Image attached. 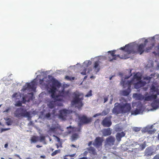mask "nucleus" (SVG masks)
Segmentation results:
<instances>
[{"label":"nucleus","mask_w":159,"mask_h":159,"mask_svg":"<svg viewBox=\"0 0 159 159\" xmlns=\"http://www.w3.org/2000/svg\"><path fill=\"white\" fill-rule=\"evenodd\" d=\"M131 109V105L129 103H126L122 105L116 102L115 103L114 107L112 109V112L116 115L120 113L128 114Z\"/></svg>","instance_id":"nucleus-1"},{"label":"nucleus","mask_w":159,"mask_h":159,"mask_svg":"<svg viewBox=\"0 0 159 159\" xmlns=\"http://www.w3.org/2000/svg\"><path fill=\"white\" fill-rule=\"evenodd\" d=\"M52 82V85H50L51 88L48 90V92L51 94V98H53L55 101L62 100V99L58 98L60 96L56 94V92L57 90L56 87L59 88L61 86V84L55 79H53Z\"/></svg>","instance_id":"nucleus-2"},{"label":"nucleus","mask_w":159,"mask_h":159,"mask_svg":"<svg viewBox=\"0 0 159 159\" xmlns=\"http://www.w3.org/2000/svg\"><path fill=\"white\" fill-rule=\"evenodd\" d=\"M73 95L74 96L72 100L71 101V104L72 105H76V107L79 109L83 105L82 101L84 99L83 96L80 98L81 94L79 93H74Z\"/></svg>","instance_id":"nucleus-3"},{"label":"nucleus","mask_w":159,"mask_h":159,"mask_svg":"<svg viewBox=\"0 0 159 159\" xmlns=\"http://www.w3.org/2000/svg\"><path fill=\"white\" fill-rule=\"evenodd\" d=\"M15 116L19 119L23 117H30V113L26 110L20 107L16 109L14 112Z\"/></svg>","instance_id":"nucleus-4"},{"label":"nucleus","mask_w":159,"mask_h":159,"mask_svg":"<svg viewBox=\"0 0 159 159\" xmlns=\"http://www.w3.org/2000/svg\"><path fill=\"white\" fill-rule=\"evenodd\" d=\"M116 50L110 51L108 52V53H110L108 54L107 56L106 57V59L107 60L109 61H112L113 60H116L118 58H120L121 59H125L126 58L125 57H120V54H115Z\"/></svg>","instance_id":"nucleus-5"},{"label":"nucleus","mask_w":159,"mask_h":159,"mask_svg":"<svg viewBox=\"0 0 159 159\" xmlns=\"http://www.w3.org/2000/svg\"><path fill=\"white\" fill-rule=\"evenodd\" d=\"M36 83L35 81H33L30 83H26L24 85L21 90L24 91L26 90L31 89L34 90L36 89Z\"/></svg>","instance_id":"nucleus-6"},{"label":"nucleus","mask_w":159,"mask_h":159,"mask_svg":"<svg viewBox=\"0 0 159 159\" xmlns=\"http://www.w3.org/2000/svg\"><path fill=\"white\" fill-rule=\"evenodd\" d=\"M133 78L138 81V82L135 83L134 84L135 88L138 89L141 87H143L145 85V83L141 80V78L140 76H138L136 74L134 76Z\"/></svg>","instance_id":"nucleus-7"},{"label":"nucleus","mask_w":159,"mask_h":159,"mask_svg":"<svg viewBox=\"0 0 159 159\" xmlns=\"http://www.w3.org/2000/svg\"><path fill=\"white\" fill-rule=\"evenodd\" d=\"M115 141V138L111 136L106 139L105 141V146L108 145L109 146H111L114 145Z\"/></svg>","instance_id":"nucleus-8"},{"label":"nucleus","mask_w":159,"mask_h":159,"mask_svg":"<svg viewBox=\"0 0 159 159\" xmlns=\"http://www.w3.org/2000/svg\"><path fill=\"white\" fill-rule=\"evenodd\" d=\"M125 52L128 54L135 53L136 51L134 50V46L133 44L130 43L125 45Z\"/></svg>","instance_id":"nucleus-9"},{"label":"nucleus","mask_w":159,"mask_h":159,"mask_svg":"<svg viewBox=\"0 0 159 159\" xmlns=\"http://www.w3.org/2000/svg\"><path fill=\"white\" fill-rule=\"evenodd\" d=\"M148 42L147 39H146L144 41V43L140 44L138 46L137 51H136V53H139L141 54L144 51V48L146 45V43Z\"/></svg>","instance_id":"nucleus-10"},{"label":"nucleus","mask_w":159,"mask_h":159,"mask_svg":"<svg viewBox=\"0 0 159 159\" xmlns=\"http://www.w3.org/2000/svg\"><path fill=\"white\" fill-rule=\"evenodd\" d=\"M103 141L102 138L99 137H97L93 143V145L97 148H99L102 146Z\"/></svg>","instance_id":"nucleus-11"},{"label":"nucleus","mask_w":159,"mask_h":159,"mask_svg":"<svg viewBox=\"0 0 159 159\" xmlns=\"http://www.w3.org/2000/svg\"><path fill=\"white\" fill-rule=\"evenodd\" d=\"M80 122L83 124H88L91 122L92 119L88 118L86 116L83 115L79 118Z\"/></svg>","instance_id":"nucleus-12"},{"label":"nucleus","mask_w":159,"mask_h":159,"mask_svg":"<svg viewBox=\"0 0 159 159\" xmlns=\"http://www.w3.org/2000/svg\"><path fill=\"white\" fill-rule=\"evenodd\" d=\"M69 113V111L66 109L60 110L59 111V117L62 119L65 120L66 119L67 114Z\"/></svg>","instance_id":"nucleus-13"},{"label":"nucleus","mask_w":159,"mask_h":159,"mask_svg":"<svg viewBox=\"0 0 159 159\" xmlns=\"http://www.w3.org/2000/svg\"><path fill=\"white\" fill-rule=\"evenodd\" d=\"M102 125L104 127H109L112 124L110 119L108 117H106L102 121Z\"/></svg>","instance_id":"nucleus-14"},{"label":"nucleus","mask_w":159,"mask_h":159,"mask_svg":"<svg viewBox=\"0 0 159 159\" xmlns=\"http://www.w3.org/2000/svg\"><path fill=\"white\" fill-rule=\"evenodd\" d=\"M152 125L147 126L143 129V131L145 133H147L149 134H152L155 133L156 130L152 129Z\"/></svg>","instance_id":"nucleus-15"},{"label":"nucleus","mask_w":159,"mask_h":159,"mask_svg":"<svg viewBox=\"0 0 159 159\" xmlns=\"http://www.w3.org/2000/svg\"><path fill=\"white\" fill-rule=\"evenodd\" d=\"M70 93L69 91H65L64 90H62L61 92L60 93V95H59L60 96L58 98L62 99V100L60 101H61L63 100L62 98L61 97H63L64 98H66L68 97H69L70 95Z\"/></svg>","instance_id":"nucleus-16"},{"label":"nucleus","mask_w":159,"mask_h":159,"mask_svg":"<svg viewBox=\"0 0 159 159\" xmlns=\"http://www.w3.org/2000/svg\"><path fill=\"white\" fill-rule=\"evenodd\" d=\"M102 132L103 136H109L111 134V130L110 128L104 129Z\"/></svg>","instance_id":"nucleus-17"},{"label":"nucleus","mask_w":159,"mask_h":159,"mask_svg":"<svg viewBox=\"0 0 159 159\" xmlns=\"http://www.w3.org/2000/svg\"><path fill=\"white\" fill-rule=\"evenodd\" d=\"M154 100L151 104V106L153 109H156L159 107V99Z\"/></svg>","instance_id":"nucleus-18"},{"label":"nucleus","mask_w":159,"mask_h":159,"mask_svg":"<svg viewBox=\"0 0 159 159\" xmlns=\"http://www.w3.org/2000/svg\"><path fill=\"white\" fill-rule=\"evenodd\" d=\"M157 98V94H152L146 96L144 98V100L146 101H151L156 99Z\"/></svg>","instance_id":"nucleus-19"},{"label":"nucleus","mask_w":159,"mask_h":159,"mask_svg":"<svg viewBox=\"0 0 159 159\" xmlns=\"http://www.w3.org/2000/svg\"><path fill=\"white\" fill-rule=\"evenodd\" d=\"M125 135V133L123 132L117 133L116 136L117 141L120 142L121 140V138L124 137Z\"/></svg>","instance_id":"nucleus-20"},{"label":"nucleus","mask_w":159,"mask_h":159,"mask_svg":"<svg viewBox=\"0 0 159 159\" xmlns=\"http://www.w3.org/2000/svg\"><path fill=\"white\" fill-rule=\"evenodd\" d=\"M131 89L127 88V89L120 91V93L122 95L124 96H128L131 92Z\"/></svg>","instance_id":"nucleus-21"},{"label":"nucleus","mask_w":159,"mask_h":159,"mask_svg":"<svg viewBox=\"0 0 159 159\" xmlns=\"http://www.w3.org/2000/svg\"><path fill=\"white\" fill-rule=\"evenodd\" d=\"M133 97L138 100H142L144 98L143 96L140 94L134 93L133 94Z\"/></svg>","instance_id":"nucleus-22"},{"label":"nucleus","mask_w":159,"mask_h":159,"mask_svg":"<svg viewBox=\"0 0 159 159\" xmlns=\"http://www.w3.org/2000/svg\"><path fill=\"white\" fill-rule=\"evenodd\" d=\"M93 68L95 69V70L96 72H98L100 70V67L99 62L98 61L95 62L94 64Z\"/></svg>","instance_id":"nucleus-23"},{"label":"nucleus","mask_w":159,"mask_h":159,"mask_svg":"<svg viewBox=\"0 0 159 159\" xmlns=\"http://www.w3.org/2000/svg\"><path fill=\"white\" fill-rule=\"evenodd\" d=\"M158 86L157 87H156L153 84H152L150 89V91L151 92H156L157 93L158 90Z\"/></svg>","instance_id":"nucleus-24"},{"label":"nucleus","mask_w":159,"mask_h":159,"mask_svg":"<svg viewBox=\"0 0 159 159\" xmlns=\"http://www.w3.org/2000/svg\"><path fill=\"white\" fill-rule=\"evenodd\" d=\"M142 110L141 108L136 109L134 111H133L131 112L132 115H136L139 114L141 111Z\"/></svg>","instance_id":"nucleus-25"},{"label":"nucleus","mask_w":159,"mask_h":159,"mask_svg":"<svg viewBox=\"0 0 159 159\" xmlns=\"http://www.w3.org/2000/svg\"><path fill=\"white\" fill-rule=\"evenodd\" d=\"M88 150L89 152L90 153L93 155H95L96 153L95 148L92 147H89L88 148Z\"/></svg>","instance_id":"nucleus-26"},{"label":"nucleus","mask_w":159,"mask_h":159,"mask_svg":"<svg viewBox=\"0 0 159 159\" xmlns=\"http://www.w3.org/2000/svg\"><path fill=\"white\" fill-rule=\"evenodd\" d=\"M153 154V152L151 150L148 148H147L146 150L145 155L147 156H151Z\"/></svg>","instance_id":"nucleus-27"},{"label":"nucleus","mask_w":159,"mask_h":159,"mask_svg":"<svg viewBox=\"0 0 159 159\" xmlns=\"http://www.w3.org/2000/svg\"><path fill=\"white\" fill-rule=\"evenodd\" d=\"M39 140V137L38 136H33L31 139V143H35Z\"/></svg>","instance_id":"nucleus-28"},{"label":"nucleus","mask_w":159,"mask_h":159,"mask_svg":"<svg viewBox=\"0 0 159 159\" xmlns=\"http://www.w3.org/2000/svg\"><path fill=\"white\" fill-rule=\"evenodd\" d=\"M79 135L78 134L75 133L73 134L71 136L72 141H73L76 140L78 138Z\"/></svg>","instance_id":"nucleus-29"},{"label":"nucleus","mask_w":159,"mask_h":159,"mask_svg":"<svg viewBox=\"0 0 159 159\" xmlns=\"http://www.w3.org/2000/svg\"><path fill=\"white\" fill-rule=\"evenodd\" d=\"M48 107L51 109H52L54 108L55 107L54 106V102L52 101L50 102L48 104Z\"/></svg>","instance_id":"nucleus-30"},{"label":"nucleus","mask_w":159,"mask_h":159,"mask_svg":"<svg viewBox=\"0 0 159 159\" xmlns=\"http://www.w3.org/2000/svg\"><path fill=\"white\" fill-rule=\"evenodd\" d=\"M133 81V80L130 81H127L126 83V84H127L128 86V88L130 89L131 87V85L132 84Z\"/></svg>","instance_id":"nucleus-31"},{"label":"nucleus","mask_w":159,"mask_h":159,"mask_svg":"<svg viewBox=\"0 0 159 159\" xmlns=\"http://www.w3.org/2000/svg\"><path fill=\"white\" fill-rule=\"evenodd\" d=\"M61 152L60 149H58L55 151L54 152H52L51 154L52 156H54L58 153H60Z\"/></svg>","instance_id":"nucleus-32"},{"label":"nucleus","mask_w":159,"mask_h":159,"mask_svg":"<svg viewBox=\"0 0 159 159\" xmlns=\"http://www.w3.org/2000/svg\"><path fill=\"white\" fill-rule=\"evenodd\" d=\"M16 107H21L22 105V102L19 101L15 104Z\"/></svg>","instance_id":"nucleus-33"},{"label":"nucleus","mask_w":159,"mask_h":159,"mask_svg":"<svg viewBox=\"0 0 159 159\" xmlns=\"http://www.w3.org/2000/svg\"><path fill=\"white\" fill-rule=\"evenodd\" d=\"M151 77L150 76H147L145 77L144 78V79L146 80H148L149 81H150V80L152 78L153 76H154V74H151Z\"/></svg>","instance_id":"nucleus-34"},{"label":"nucleus","mask_w":159,"mask_h":159,"mask_svg":"<svg viewBox=\"0 0 159 159\" xmlns=\"http://www.w3.org/2000/svg\"><path fill=\"white\" fill-rule=\"evenodd\" d=\"M65 78L66 80H72L75 79L74 77H70L68 76H66L65 77Z\"/></svg>","instance_id":"nucleus-35"},{"label":"nucleus","mask_w":159,"mask_h":159,"mask_svg":"<svg viewBox=\"0 0 159 159\" xmlns=\"http://www.w3.org/2000/svg\"><path fill=\"white\" fill-rule=\"evenodd\" d=\"M133 130L134 132H139L140 131V128L138 127H134L133 128Z\"/></svg>","instance_id":"nucleus-36"},{"label":"nucleus","mask_w":159,"mask_h":159,"mask_svg":"<svg viewBox=\"0 0 159 159\" xmlns=\"http://www.w3.org/2000/svg\"><path fill=\"white\" fill-rule=\"evenodd\" d=\"M12 121L11 119H8V120L6 122V123L8 125H11L12 124Z\"/></svg>","instance_id":"nucleus-37"},{"label":"nucleus","mask_w":159,"mask_h":159,"mask_svg":"<svg viewBox=\"0 0 159 159\" xmlns=\"http://www.w3.org/2000/svg\"><path fill=\"white\" fill-rule=\"evenodd\" d=\"M92 95V91L91 90H90L89 92L88 93L85 95V96L86 97H89L90 96H91Z\"/></svg>","instance_id":"nucleus-38"},{"label":"nucleus","mask_w":159,"mask_h":159,"mask_svg":"<svg viewBox=\"0 0 159 159\" xmlns=\"http://www.w3.org/2000/svg\"><path fill=\"white\" fill-rule=\"evenodd\" d=\"M56 127H51L50 129L49 130L51 131L53 133H54L56 131Z\"/></svg>","instance_id":"nucleus-39"},{"label":"nucleus","mask_w":159,"mask_h":159,"mask_svg":"<svg viewBox=\"0 0 159 159\" xmlns=\"http://www.w3.org/2000/svg\"><path fill=\"white\" fill-rule=\"evenodd\" d=\"M45 137L44 136H41L40 137V141L41 142L44 141L45 140Z\"/></svg>","instance_id":"nucleus-40"},{"label":"nucleus","mask_w":159,"mask_h":159,"mask_svg":"<svg viewBox=\"0 0 159 159\" xmlns=\"http://www.w3.org/2000/svg\"><path fill=\"white\" fill-rule=\"evenodd\" d=\"M51 116V114L49 113H47L46 114L45 116V117L46 118H49Z\"/></svg>","instance_id":"nucleus-41"},{"label":"nucleus","mask_w":159,"mask_h":159,"mask_svg":"<svg viewBox=\"0 0 159 159\" xmlns=\"http://www.w3.org/2000/svg\"><path fill=\"white\" fill-rule=\"evenodd\" d=\"M29 94L31 95V97L29 98L27 101L28 102H29L30 100H32L33 99V94L32 93H29Z\"/></svg>","instance_id":"nucleus-42"},{"label":"nucleus","mask_w":159,"mask_h":159,"mask_svg":"<svg viewBox=\"0 0 159 159\" xmlns=\"http://www.w3.org/2000/svg\"><path fill=\"white\" fill-rule=\"evenodd\" d=\"M86 69H84L83 71L81 72V74H82L83 75H86Z\"/></svg>","instance_id":"nucleus-43"},{"label":"nucleus","mask_w":159,"mask_h":159,"mask_svg":"<svg viewBox=\"0 0 159 159\" xmlns=\"http://www.w3.org/2000/svg\"><path fill=\"white\" fill-rule=\"evenodd\" d=\"M152 47H150L149 48H146L145 50V52H149V51H150V50L152 49Z\"/></svg>","instance_id":"nucleus-44"},{"label":"nucleus","mask_w":159,"mask_h":159,"mask_svg":"<svg viewBox=\"0 0 159 159\" xmlns=\"http://www.w3.org/2000/svg\"><path fill=\"white\" fill-rule=\"evenodd\" d=\"M92 63V62L91 61H87V67L89 66V65H91Z\"/></svg>","instance_id":"nucleus-45"},{"label":"nucleus","mask_w":159,"mask_h":159,"mask_svg":"<svg viewBox=\"0 0 159 159\" xmlns=\"http://www.w3.org/2000/svg\"><path fill=\"white\" fill-rule=\"evenodd\" d=\"M153 159H159V154L156 155L153 158Z\"/></svg>","instance_id":"nucleus-46"},{"label":"nucleus","mask_w":159,"mask_h":159,"mask_svg":"<svg viewBox=\"0 0 159 159\" xmlns=\"http://www.w3.org/2000/svg\"><path fill=\"white\" fill-rule=\"evenodd\" d=\"M75 154H71V155H66V157L69 156L70 157H73L75 156Z\"/></svg>","instance_id":"nucleus-47"},{"label":"nucleus","mask_w":159,"mask_h":159,"mask_svg":"<svg viewBox=\"0 0 159 159\" xmlns=\"http://www.w3.org/2000/svg\"><path fill=\"white\" fill-rule=\"evenodd\" d=\"M8 129H9L2 128L1 129V132H2L3 131H6V130H7Z\"/></svg>","instance_id":"nucleus-48"},{"label":"nucleus","mask_w":159,"mask_h":159,"mask_svg":"<svg viewBox=\"0 0 159 159\" xmlns=\"http://www.w3.org/2000/svg\"><path fill=\"white\" fill-rule=\"evenodd\" d=\"M108 100V98L107 97H105L104 98V102L105 103L107 102Z\"/></svg>","instance_id":"nucleus-49"},{"label":"nucleus","mask_w":159,"mask_h":159,"mask_svg":"<svg viewBox=\"0 0 159 159\" xmlns=\"http://www.w3.org/2000/svg\"><path fill=\"white\" fill-rule=\"evenodd\" d=\"M100 115H101L100 114L97 113V114H95L93 116V117H96L97 116H98Z\"/></svg>","instance_id":"nucleus-50"},{"label":"nucleus","mask_w":159,"mask_h":159,"mask_svg":"<svg viewBox=\"0 0 159 159\" xmlns=\"http://www.w3.org/2000/svg\"><path fill=\"white\" fill-rule=\"evenodd\" d=\"M145 145L144 144H142L141 145V149L143 150L145 148Z\"/></svg>","instance_id":"nucleus-51"},{"label":"nucleus","mask_w":159,"mask_h":159,"mask_svg":"<svg viewBox=\"0 0 159 159\" xmlns=\"http://www.w3.org/2000/svg\"><path fill=\"white\" fill-rule=\"evenodd\" d=\"M22 99H23V103H25L26 102L25 97H23Z\"/></svg>","instance_id":"nucleus-52"},{"label":"nucleus","mask_w":159,"mask_h":159,"mask_svg":"<svg viewBox=\"0 0 159 159\" xmlns=\"http://www.w3.org/2000/svg\"><path fill=\"white\" fill-rule=\"evenodd\" d=\"M17 95V93H14V94H13L12 95V98H15L16 97V96Z\"/></svg>","instance_id":"nucleus-53"},{"label":"nucleus","mask_w":159,"mask_h":159,"mask_svg":"<svg viewBox=\"0 0 159 159\" xmlns=\"http://www.w3.org/2000/svg\"><path fill=\"white\" fill-rule=\"evenodd\" d=\"M120 49H121V50H125V47H121L120 48Z\"/></svg>","instance_id":"nucleus-54"},{"label":"nucleus","mask_w":159,"mask_h":159,"mask_svg":"<svg viewBox=\"0 0 159 159\" xmlns=\"http://www.w3.org/2000/svg\"><path fill=\"white\" fill-rule=\"evenodd\" d=\"M40 157V158H46V156L45 155L41 156Z\"/></svg>","instance_id":"nucleus-55"},{"label":"nucleus","mask_w":159,"mask_h":159,"mask_svg":"<svg viewBox=\"0 0 159 159\" xmlns=\"http://www.w3.org/2000/svg\"><path fill=\"white\" fill-rule=\"evenodd\" d=\"M52 114L54 115V114L55 113V112H56L55 110V109H53L52 110Z\"/></svg>","instance_id":"nucleus-56"},{"label":"nucleus","mask_w":159,"mask_h":159,"mask_svg":"<svg viewBox=\"0 0 159 159\" xmlns=\"http://www.w3.org/2000/svg\"><path fill=\"white\" fill-rule=\"evenodd\" d=\"M8 146V144L7 143L6 144H5L4 145V147L5 148H7V146Z\"/></svg>","instance_id":"nucleus-57"},{"label":"nucleus","mask_w":159,"mask_h":159,"mask_svg":"<svg viewBox=\"0 0 159 159\" xmlns=\"http://www.w3.org/2000/svg\"><path fill=\"white\" fill-rule=\"evenodd\" d=\"M79 159H88V158L87 157H83L82 158H80Z\"/></svg>","instance_id":"nucleus-58"},{"label":"nucleus","mask_w":159,"mask_h":159,"mask_svg":"<svg viewBox=\"0 0 159 159\" xmlns=\"http://www.w3.org/2000/svg\"><path fill=\"white\" fill-rule=\"evenodd\" d=\"M92 144V141H90L89 143V144H88V145L89 146H90Z\"/></svg>","instance_id":"nucleus-59"},{"label":"nucleus","mask_w":159,"mask_h":159,"mask_svg":"<svg viewBox=\"0 0 159 159\" xmlns=\"http://www.w3.org/2000/svg\"><path fill=\"white\" fill-rule=\"evenodd\" d=\"M10 109L8 108V109H6V110L4 111V112H7Z\"/></svg>","instance_id":"nucleus-60"},{"label":"nucleus","mask_w":159,"mask_h":159,"mask_svg":"<svg viewBox=\"0 0 159 159\" xmlns=\"http://www.w3.org/2000/svg\"><path fill=\"white\" fill-rule=\"evenodd\" d=\"M56 146L57 147V148H58L59 147H60V146L59 145V144H56Z\"/></svg>","instance_id":"nucleus-61"},{"label":"nucleus","mask_w":159,"mask_h":159,"mask_svg":"<svg viewBox=\"0 0 159 159\" xmlns=\"http://www.w3.org/2000/svg\"><path fill=\"white\" fill-rule=\"evenodd\" d=\"M69 128L72 129V126H70L69 127H67V129H69Z\"/></svg>","instance_id":"nucleus-62"},{"label":"nucleus","mask_w":159,"mask_h":159,"mask_svg":"<svg viewBox=\"0 0 159 159\" xmlns=\"http://www.w3.org/2000/svg\"><path fill=\"white\" fill-rule=\"evenodd\" d=\"M36 147L37 148H40L42 147V146H39V145H36Z\"/></svg>","instance_id":"nucleus-63"},{"label":"nucleus","mask_w":159,"mask_h":159,"mask_svg":"<svg viewBox=\"0 0 159 159\" xmlns=\"http://www.w3.org/2000/svg\"><path fill=\"white\" fill-rule=\"evenodd\" d=\"M157 93L156 94H157V95H159V89H158Z\"/></svg>","instance_id":"nucleus-64"}]
</instances>
